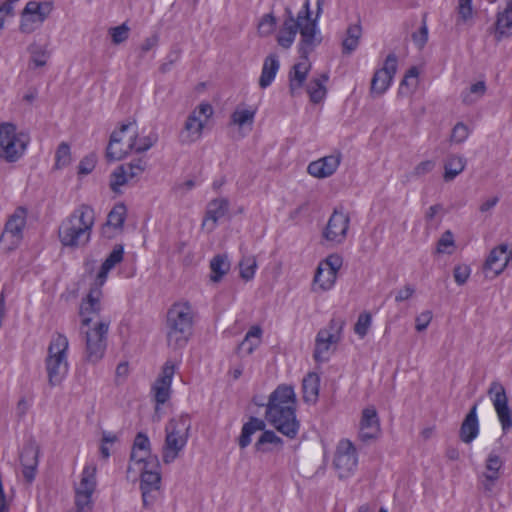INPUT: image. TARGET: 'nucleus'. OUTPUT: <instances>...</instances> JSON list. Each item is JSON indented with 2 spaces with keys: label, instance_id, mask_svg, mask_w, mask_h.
Wrapping results in <instances>:
<instances>
[{
  "label": "nucleus",
  "instance_id": "72a5a7b5",
  "mask_svg": "<svg viewBox=\"0 0 512 512\" xmlns=\"http://www.w3.org/2000/svg\"><path fill=\"white\" fill-rule=\"evenodd\" d=\"M466 166V160L457 155H450L447 157L444 164V180L449 182L452 181L457 175H459Z\"/></svg>",
  "mask_w": 512,
  "mask_h": 512
},
{
  "label": "nucleus",
  "instance_id": "338daca9",
  "mask_svg": "<svg viewBox=\"0 0 512 512\" xmlns=\"http://www.w3.org/2000/svg\"><path fill=\"white\" fill-rule=\"evenodd\" d=\"M432 320V312L426 310L416 317V330L421 332L424 331Z\"/></svg>",
  "mask_w": 512,
  "mask_h": 512
},
{
  "label": "nucleus",
  "instance_id": "37998d69",
  "mask_svg": "<svg viewBox=\"0 0 512 512\" xmlns=\"http://www.w3.org/2000/svg\"><path fill=\"white\" fill-rule=\"evenodd\" d=\"M240 277L245 281H250L254 278L257 268V261L254 256L243 257L239 263Z\"/></svg>",
  "mask_w": 512,
  "mask_h": 512
},
{
  "label": "nucleus",
  "instance_id": "603ef678",
  "mask_svg": "<svg viewBox=\"0 0 512 512\" xmlns=\"http://www.w3.org/2000/svg\"><path fill=\"white\" fill-rule=\"evenodd\" d=\"M30 62L34 67H42L46 64L48 52L41 46H32Z\"/></svg>",
  "mask_w": 512,
  "mask_h": 512
},
{
  "label": "nucleus",
  "instance_id": "7c9ffc66",
  "mask_svg": "<svg viewBox=\"0 0 512 512\" xmlns=\"http://www.w3.org/2000/svg\"><path fill=\"white\" fill-rule=\"evenodd\" d=\"M362 36V27L360 23L349 25L346 31V37L342 42V50L344 54H351L359 45Z\"/></svg>",
  "mask_w": 512,
  "mask_h": 512
},
{
  "label": "nucleus",
  "instance_id": "052dcab7",
  "mask_svg": "<svg viewBox=\"0 0 512 512\" xmlns=\"http://www.w3.org/2000/svg\"><path fill=\"white\" fill-rule=\"evenodd\" d=\"M471 273V269L468 265H457L453 270L455 282L458 285H463L467 282Z\"/></svg>",
  "mask_w": 512,
  "mask_h": 512
},
{
  "label": "nucleus",
  "instance_id": "f3484780",
  "mask_svg": "<svg viewBox=\"0 0 512 512\" xmlns=\"http://www.w3.org/2000/svg\"><path fill=\"white\" fill-rule=\"evenodd\" d=\"M397 56L390 53L382 68L377 69L371 79L370 95L372 97L382 96L391 86L397 71Z\"/></svg>",
  "mask_w": 512,
  "mask_h": 512
},
{
  "label": "nucleus",
  "instance_id": "c756f323",
  "mask_svg": "<svg viewBox=\"0 0 512 512\" xmlns=\"http://www.w3.org/2000/svg\"><path fill=\"white\" fill-rule=\"evenodd\" d=\"M279 67V60L276 55H269L265 58L259 78V86L261 88H267L273 82Z\"/></svg>",
  "mask_w": 512,
  "mask_h": 512
},
{
  "label": "nucleus",
  "instance_id": "c85d7f7f",
  "mask_svg": "<svg viewBox=\"0 0 512 512\" xmlns=\"http://www.w3.org/2000/svg\"><path fill=\"white\" fill-rule=\"evenodd\" d=\"M154 456L150 454V440L148 436L142 432L137 433L133 443L131 459L136 462H143L145 465L149 457Z\"/></svg>",
  "mask_w": 512,
  "mask_h": 512
},
{
  "label": "nucleus",
  "instance_id": "6ab92c4d",
  "mask_svg": "<svg viewBox=\"0 0 512 512\" xmlns=\"http://www.w3.org/2000/svg\"><path fill=\"white\" fill-rule=\"evenodd\" d=\"M381 434L380 419L374 406L363 409L358 438L363 443H369L376 440Z\"/></svg>",
  "mask_w": 512,
  "mask_h": 512
},
{
  "label": "nucleus",
  "instance_id": "9b49d317",
  "mask_svg": "<svg viewBox=\"0 0 512 512\" xmlns=\"http://www.w3.org/2000/svg\"><path fill=\"white\" fill-rule=\"evenodd\" d=\"M344 326V319L332 318L326 328L319 330L313 353L315 361L324 362L328 360L330 347L341 341Z\"/></svg>",
  "mask_w": 512,
  "mask_h": 512
},
{
  "label": "nucleus",
  "instance_id": "774afa93",
  "mask_svg": "<svg viewBox=\"0 0 512 512\" xmlns=\"http://www.w3.org/2000/svg\"><path fill=\"white\" fill-rule=\"evenodd\" d=\"M435 167V163L432 160H426L419 163L413 171V175L420 177L423 176L433 170Z\"/></svg>",
  "mask_w": 512,
  "mask_h": 512
},
{
  "label": "nucleus",
  "instance_id": "a18cd8bd",
  "mask_svg": "<svg viewBox=\"0 0 512 512\" xmlns=\"http://www.w3.org/2000/svg\"><path fill=\"white\" fill-rule=\"evenodd\" d=\"M127 168H124V165H120L117 167L110 176V188L112 191L117 192L119 187L125 185L130 178L129 173L126 172Z\"/></svg>",
  "mask_w": 512,
  "mask_h": 512
},
{
  "label": "nucleus",
  "instance_id": "dca6fc26",
  "mask_svg": "<svg viewBox=\"0 0 512 512\" xmlns=\"http://www.w3.org/2000/svg\"><path fill=\"white\" fill-rule=\"evenodd\" d=\"M488 396L493 403L503 432L507 433L512 428V410L508 405L504 386L498 381H493L488 389Z\"/></svg>",
  "mask_w": 512,
  "mask_h": 512
},
{
  "label": "nucleus",
  "instance_id": "13d9d810",
  "mask_svg": "<svg viewBox=\"0 0 512 512\" xmlns=\"http://www.w3.org/2000/svg\"><path fill=\"white\" fill-rule=\"evenodd\" d=\"M96 162L97 160L94 154L84 157L78 165V174L87 175L91 173L95 168Z\"/></svg>",
  "mask_w": 512,
  "mask_h": 512
},
{
  "label": "nucleus",
  "instance_id": "bb28decb",
  "mask_svg": "<svg viewBox=\"0 0 512 512\" xmlns=\"http://www.w3.org/2000/svg\"><path fill=\"white\" fill-rule=\"evenodd\" d=\"M512 0H506V8L502 13L498 14L495 29V40L502 41L505 37L512 35Z\"/></svg>",
  "mask_w": 512,
  "mask_h": 512
},
{
  "label": "nucleus",
  "instance_id": "473e14b6",
  "mask_svg": "<svg viewBox=\"0 0 512 512\" xmlns=\"http://www.w3.org/2000/svg\"><path fill=\"white\" fill-rule=\"evenodd\" d=\"M261 329L253 326L245 335L243 341L238 345V353L250 355L254 349L260 344Z\"/></svg>",
  "mask_w": 512,
  "mask_h": 512
},
{
  "label": "nucleus",
  "instance_id": "ea45409f",
  "mask_svg": "<svg viewBox=\"0 0 512 512\" xmlns=\"http://www.w3.org/2000/svg\"><path fill=\"white\" fill-rule=\"evenodd\" d=\"M503 466V461L501 458L495 454L490 453L486 460V470L487 472L484 474V478L488 482L494 483L499 478V471Z\"/></svg>",
  "mask_w": 512,
  "mask_h": 512
},
{
  "label": "nucleus",
  "instance_id": "a211bd4d",
  "mask_svg": "<svg viewBox=\"0 0 512 512\" xmlns=\"http://www.w3.org/2000/svg\"><path fill=\"white\" fill-rule=\"evenodd\" d=\"M109 325L99 322L89 331H86V351L85 359L88 362L96 363L104 356L106 350V335Z\"/></svg>",
  "mask_w": 512,
  "mask_h": 512
},
{
  "label": "nucleus",
  "instance_id": "c03bdc74",
  "mask_svg": "<svg viewBox=\"0 0 512 512\" xmlns=\"http://www.w3.org/2000/svg\"><path fill=\"white\" fill-rule=\"evenodd\" d=\"M283 443L282 439L278 437L274 431L266 430L259 437L257 442L255 443V449L257 451L266 452L269 449L265 447L266 444H273L277 446H281Z\"/></svg>",
  "mask_w": 512,
  "mask_h": 512
},
{
  "label": "nucleus",
  "instance_id": "e433bc0d",
  "mask_svg": "<svg viewBox=\"0 0 512 512\" xmlns=\"http://www.w3.org/2000/svg\"><path fill=\"white\" fill-rule=\"evenodd\" d=\"M328 80L326 74H322L320 78L312 79L307 85V93L313 103L321 102L326 95V87L324 83Z\"/></svg>",
  "mask_w": 512,
  "mask_h": 512
},
{
  "label": "nucleus",
  "instance_id": "f8f14e48",
  "mask_svg": "<svg viewBox=\"0 0 512 512\" xmlns=\"http://www.w3.org/2000/svg\"><path fill=\"white\" fill-rule=\"evenodd\" d=\"M213 109L209 103H201L187 117L179 133L181 144H191L200 139L206 120L212 115Z\"/></svg>",
  "mask_w": 512,
  "mask_h": 512
},
{
  "label": "nucleus",
  "instance_id": "a19ab883",
  "mask_svg": "<svg viewBox=\"0 0 512 512\" xmlns=\"http://www.w3.org/2000/svg\"><path fill=\"white\" fill-rule=\"evenodd\" d=\"M175 370L176 365L170 360L166 361L162 367L161 373L154 383L171 391V384Z\"/></svg>",
  "mask_w": 512,
  "mask_h": 512
},
{
  "label": "nucleus",
  "instance_id": "7ed1b4c3",
  "mask_svg": "<svg viewBox=\"0 0 512 512\" xmlns=\"http://www.w3.org/2000/svg\"><path fill=\"white\" fill-rule=\"evenodd\" d=\"M195 311L188 301L174 302L166 312L165 332L168 347L176 350L187 345L193 335Z\"/></svg>",
  "mask_w": 512,
  "mask_h": 512
},
{
  "label": "nucleus",
  "instance_id": "1a4fd4ad",
  "mask_svg": "<svg viewBox=\"0 0 512 512\" xmlns=\"http://www.w3.org/2000/svg\"><path fill=\"white\" fill-rule=\"evenodd\" d=\"M138 134L135 121L121 124L119 129L112 132L106 149V157L110 161L124 158L133 151L134 140Z\"/></svg>",
  "mask_w": 512,
  "mask_h": 512
},
{
  "label": "nucleus",
  "instance_id": "393cba45",
  "mask_svg": "<svg viewBox=\"0 0 512 512\" xmlns=\"http://www.w3.org/2000/svg\"><path fill=\"white\" fill-rule=\"evenodd\" d=\"M311 69V64L307 58H302L301 62L293 65L289 72V91L292 96L299 94V91L304 86L307 75Z\"/></svg>",
  "mask_w": 512,
  "mask_h": 512
},
{
  "label": "nucleus",
  "instance_id": "864d4df0",
  "mask_svg": "<svg viewBox=\"0 0 512 512\" xmlns=\"http://www.w3.org/2000/svg\"><path fill=\"white\" fill-rule=\"evenodd\" d=\"M426 16L423 17L422 25L418 31L412 33V40L414 44L422 49L428 41V27L426 24Z\"/></svg>",
  "mask_w": 512,
  "mask_h": 512
},
{
  "label": "nucleus",
  "instance_id": "680f3d73",
  "mask_svg": "<svg viewBox=\"0 0 512 512\" xmlns=\"http://www.w3.org/2000/svg\"><path fill=\"white\" fill-rule=\"evenodd\" d=\"M92 493L87 491L76 490L75 503L77 506V512H84L85 508L89 507L91 503Z\"/></svg>",
  "mask_w": 512,
  "mask_h": 512
},
{
  "label": "nucleus",
  "instance_id": "4be33fe9",
  "mask_svg": "<svg viewBox=\"0 0 512 512\" xmlns=\"http://www.w3.org/2000/svg\"><path fill=\"white\" fill-rule=\"evenodd\" d=\"M341 162L340 154H332L311 162L307 171L313 177L323 179L335 173Z\"/></svg>",
  "mask_w": 512,
  "mask_h": 512
},
{
  "label": "nucleus",
  "instance_id": "6e6d98bb",
  "mask_svg": "<svg viewBox=\"0 0 512 512\" xmlns=\"http://www.w3.org/2000/svg\"><path fill=\"white\" fill-rule=\"evenodd\" d=\"M19 0H6L0 4V31L4 28L7 17L14 16V6Z\"/></svg>",
  "mask_w": 512,
  "mask_h": 512
},
{
  "label": "nucleus",
  "instance_id": "f03ea898",
  "mask_svg": "<svg viewBox=\"0 0 512 512\" xmlns=\"http://www.w3.org/2000/svg\"><path fill=\"white\" fill-rule=\"evenodd\" d=\"M267 421L288 438H295L300 422L296 418V395L292 386L280 385L269 396Z\"/></svg>",
  "mask_w": 512,
  "mask_h": 512
},
{
  "label": "nucleus",
  "instance_id": "3c124183",
  "mask_svg": "<svg viewBox=\"0 0 512 512\" xmlns=\"http://www.w3.org/2000/svg\"><path fill=\"white\" fill-rule=\"evenodd\" d=\"M457 13L458 18L456 24L466 23L468 20L472 19L473 9H472V0H458L457 5Z\"/></svg>",
  "mask_w": 512,
  "mask_h": 512
},
{
  "label": "nucleus",
  "instance_id": "e2e57ef3",
  "mask_svg": "<svg viewBox=\"0 0 512 512\" xmlns=\"http://www.w3.org/2000/svg\"><path fill=\"white\" fill-rule=\"evenodd\" d=\"M152 392H153L154 399L156 401L157 406L165 404L171 396L170 390H168L164 387H161L155 383L152 386Z\"/></svg>",
  "mask_w": 512,
  "mask_h": 512
},
{
  "label": "nucleus",
  "instance_id": "20e7f679",
  "mask_svg": "<svg viewBox=\"0 0 512 512\" xmlns=\"http://www.w3.org/2000/svg\"><path fill=\"white\" fill-rule=\"evenodd\" d=\"M95 213L91 206L82 204L64 220L58 231L60 242L66 247L85 246L91 238Z\"/></svg>",
  "mask_w": 512,
  "mask_h": 512
},
{
  "label": "nucleus",
  "instance_id": "412c9836",
  "mask_svg": "<svg viewBox=\"0 0 512 512\" xmlns=\"http://www.w3.org/2000/svg\"><path fill=\"white\" fill-rule=\"evenodd\" d=\"M350 218L343 211L334 210L324 231V237L329 241L342 243L347 235Z\"/></svg>",
  "mask_w": 512,
  "mask_h": 512
},
{
  "label": "nucleus",
  "instance_id": "a878e982",
  "mask_svg": "<svg viewBox=\"0 0 512 512\" xmlns=\"http://www.w3.org/2000/svg\"><path fill=\"white\" fill-rule=\"evenodd\" d=\"M479 433V422L477 418V404H474L460 427V439L464 443H471Z\"/></svg>",
  "mask_w": 512,
  "mask_h": 512
},
{
  "label": "nucleus",
  "instance_id": "f257e3e1",
  "mask_svg": "<svg viewBox=\"0 0 512 512\" xmlns=\"http://www.w3.org/2000/svg\"><path fill=\"white\" fill-rule=\"evenodd\" d=\"M286 18L277 37L278 44L288 49L294 43L297 33L301 39L298 51L301 58H307L314 48L321 43V36L316 20H311L310 1L305 0L302 9L294 17L290 8L285 9Z\"/></svg>",
  "mask_w": 512,
  "mask_h": 512
},
{
  "label": "nucleus",
  "instance_id": "cd10ccee",
  "mask_svg": "<svg viewBox=\"0 0 512 512\" xmlns=\"http://www.w3.org/2000/svg\"><path fill=\"white\" fill-rule=\"evenodd\" d=\"M320 389V376L315 372H309L302 381L303 400L307 404H315L318 401Z\"/></svg>",
  "mask_w": 512,
  "mask_h": 512
},
{
  "label": "nucleus",
  "instance_id": "4c0bfd02",
  "mask_svg": "<svg viewBox=\"0 0 512 512\" xmlns=\"http://www.w3.org/2000/svg\"><path fill=\"white\" fill-rule=\"evenodd\" d=\"M256 108H244L238 106L231 114V123L239 127L249 125L250 127L254 123Z\"/></svg>",
  "mask_w": 512,
  "mask_h": 512
},
{
  "label": "nucleus",
  "instance_id": "423d86ee",
  "mask_svg": "<svg viewBox=\"0 0 512 512\" xmlns=\"http://www.w3.org/2000/svg\"><path fill=\"white\" fill-rule=\"evenodd\" d=\"M68 349L69 341L64 334L56 333L52 336L45 358L48 384L51 387L61 385L68 375Z\"/></svg>",
  "mask_w": 512,
  "mask_h": 512
},
{
  "label": "nucleus",
  "instance_id": "4d7b16f0",
  "mask_svg": "<svg viewBox=\"0 0 512 512\" xmlns=\"http://www.w3.org/2000/svg\"><path fill=\"white\" fill-rule=\"evenodd\" d=\"M468 136V127L464 123L458 122L452 129L450 140L455 143H462L467 139Z\"/></svg>",
  "mask_w": 512,
  "mask_h": 512
},
{
  "label": "nucleus",
  "instance_id": "39448f33",
  "mask_svg": "<svg viewBox=\"0 0 512 512\" xmlns=\"http://www.w3.org/2000/svg\"><path fill=\"white\" fill-rule=\"evenodd\" d=\"M124 247L122 244H116L109 255L101 265V268L95 279V283L90 288L86 298L80 304L79 314L82 318V327L88 326L92 321V315H97L101 311L100 298L102 296L101 287L105 284L108 273L119 263L123 261Z\"/></svg>",
  "mask_w": 512,
  "mask_h": 512
},
{
  "label": "nucleus",
  "instance_id": "49530a36",
  "mask_svg": "<svg viewBox=\"0 0 512 512\" xmlns=\"http://www.w3.org/2000/svg\"><path fill=\"white\" fill-rule=\"evenodd\" d=\"M71 162L70 146L66 142H62L57 147L55 153V168L61 169Z\"/></svg>",
  "mask_w": 512,
  "mask_h": 512
},
{
  "label": "nucleus",
  "instance_id": "09e8293b",
  "mask_svg": "<svg viewBox=\"0 0 512 512\" xmlns=\"http://www.w3.org/2000/svg\"><path fill=\"white\" fill-rule=\"evenodd\" d=\"M95 484V468L85 467L82 472L80 485L77 489L93 493Z\"/></svg>",
  "mask_w": 512,
  "mask_h": 512
},
{
  "label": "nucleus",
  "instance_id": "4468645a",
  "mask_svg": "<svg viewBox=\"0 0 512 512\" xmlns=\"http://www.w3.org/2000/svg\"><path fill=\"white\" fill-rule=\"evenodd\" d=\"M27 214V209L23 206H19L8 217L0 236V242L7 244L8 249L12 250L16 248L22 241Z\"/></svg>",
  "mask_w": 512,
  "mask_h": 512
},
{
  "label": "nucleus",
  "instance_id": "79ce46f5",
  "mask_svg": "<svg viewBox=\"0 0 512 512\" xmlns=\"http://www.w3.org/2000/svg\"><path fill=\"white\" fill-rule=\"evenodd\" d=\"M127 209L122 203L115 205L109 212L107 224L114 228H122L126 219Z\"/></svg>",
  "mask_w": 512,
  "mask_h": 512
},
{
  "label": "nucleus",
  "instance_id": "2eb2a0df",
  "mask_svg": "<svg viewBox=\"0 0 512 512\" xmlns=\"http://www.w3.org/2000/svg\"><path fill=\"white\" fill-rule=\"evenodd\" d=\"M358 464L357 451L354 444L348 439L339 441L333 460V465L338 472L339 478L351 476Z\"/></svg>",
  "mask_w": 512,
  "mask_h": 512
},
{
  "label": "nucleus",
  "instance_id": "5fc2aeb1",
  "mask_svg": "<svg viewBox=\"0 0 512 512\" xmlns=\"http://www.w3.org/2000/svg\"><path fill=\"white\" fill-rule=\"evenodd\" d=\"M123 165L124 168H127L125 171L129 173V176L132 179L141 175L146 169V161L141 158Z\"/></svg>",
  "mask_w": 512,
  "mask_h": 512
},
{
  "label": "nucleus",
  "instance_id": "ddd939ff",
  "mask_svg": "<svg viewBox=\"0 0 512 512\" xmlns=\"http://www.w3.org/2000/svg\"><path fill=\"white\" fill-rule=\"evenodd\" d=\"M53 10L50 1H29L21 12L19 30L24 34H30L40 28Z\"/></svg>",
  "mask_w": 512,
  "mask_h": 512
},
{
  "label": "nucleus",
  "instance_id": "b1692460",
  "mask_svg": "<svg viewBox=\"0 0 512 512\" xmlns=\"http://www.w3.org/2000/svg\"><path fill=\"white\" fill-rule=\"evenodd\" d=\"M229 206V201L226 198L211 200L207 205L202 226H208L209 231L214 230L217 222L228 213Z\"/></svg>",
  "mask_w": 512,
  "mask_h": 512
},
{
  "label": "nucleus",
  "instance_id": "de8ad7c7",
  "mask_svg": "<svg viewBox=\"0 0 512 512\" xmlns=\"http://www.w3.org/2000/svg\"><path fill=\"white\" fill-rule=\"evenodd\" d=\"M372 324V316L369 312H362L354 325V332L360 337L364 338Z\"/></svg>",
  "mask_w": 512,
  "mask_h": 512
},
{
  "label": "nucleus",
  "instance_id": "9d476101",
  "mask_svg": "<svg viewBox=\"0 0 512 512\" xmlns=\"http://www.w3.org/2000/svg\"><path fill=\"white\" fill-rule=\"evenodd\" d=\"M28 139L17 134L14 125L5 123L0 126V158L7 162L17 161L27 147Z\"/></svg>",
  "mask_w": 512,
  "mask_h": 512
},
{
  "label": "nucleus",
  "instance_id": "bf43d9fd",
  "mask_svg": "<svg viewBox=\"0 0 512 512\" xmlns=\"http://www.w3.org/2000/svg\"><path fill=\"white\" fill-rule=\"evenodd\" d=\"M276 25V19L272 14H266L262 17L258 29L263 35H269L272 33Z\"/></svg>",
  "mask_w": 512,
  "mask_h": 512
},
{
  "label": "nucleus",
  "instance_id": "69168bd1",
  "mask_svg": "<svg viewBox=\"0 0 512 512\" xmlns=\"http://www.w3.org/2000/svg\"><path fill=\"white\" fill-rule=\"evenodd\" d=\"M342 262L343 261L340 255L331 254L320 264L325 265V268H328L330 271H333L335 274H337L342 266Z\"/></svg>",
  "mask_w": 512,
  "mask_h": 512
},
{
  "label": "nucleus",
  "instance_id": "c9c22d12",
  "mask_svg": "<svg viewBox=\"0 0 512 512\" xmlns=\"http://www.w3.org/2000/svg\"><path fill=\"white\" fill-rule=\"evenodd\" d=\"M211 280L219 282L222 277L229 271L230 263L226 255L218 254L210 261Z\"/></svg>",
  "mask_w": 512,
  "mask_h": 512
},
{
  "label": "nucleus",
  "instance_id": "58836bf2",
  "mask_svg": "<svg viewBox=\"0 0 512 512\" xmlns=\"http://www.w3.org/2000/svg\"><path fill=\"white\" fill-rule=\"evenodd\" d=\"M486 90L487 87L485 82L478 81L461 93L462 102L465 105H472L485 95Z\"/></svg>",
  "mask_w": 512,
  "mask_h": 512
},
{
  "label": "nucleus",
  "instance_id": "5701e85b",
  "mask_svg": "<svg viewBox=\"0 0 512 512\" xmlns=\"http://www.w3.org/2000/svg\"><path fill=\"white\" fill-rule=\"evenodd\" d=\"M508 249L507 244H500L492 249L484 263V269L493 271L495 276L502 273L512 259V250Z\"/></svg>",
  "mask_w": 512,
  "mask_h": 512
},
{
  "label": "nucleus",
  "instance_id": "8fccbe9b",
  "mask_svg": "<svg viewBox=\"0 0 512 512\" xmlns=\"http://www.w3.org/2000/svg\"><path fill=\"white\" fill-rule=\"evenodd\" d=\"M130 28L126 23H122L119 26L111 27L108 30L109 35L111 36L112 43L115 45H119L125 42L129 37Z\"/></svg>",
  "mask_w": 512,
  "mask_h": 512
},
{
  "label": "nucleus",
  "instance_id": "6e6552de",
  "mask_svg": "<svg viewBox=\"0 0 512 512\" xmlns=\"http://www.w3.org/2000/svg\"><path fill=\"white\" fill-rule=\"evenodd\" d=\"M190 424L186 417L172 419L166 425V437L163 446L162 459L165 464L172 463L185 447L188 439Z\"/></svg>",
  "mask_w": 512,
  "mask_h": 512
},
{
  "label": "nucleus",
  "instance_id": "aec40b11",
  "mask_svg": "<svg viewBox=\"0 0 512 512\" xmlns=\"http://www.w3.org/2000/svg\"><path fill=\"white\" fill-rule=\"evenodd\" d=\"M39 453L40 447L33 438H30L25 442L20 453L22 473L28 483H31L35 479L39 462Z\"/></svg>",
  "mask_w": 512,
  "mask_h": 512
},
{
  "label": "nucleus",
  "instance_id": "0e129e2a",
  "mask_svg": "<svg viewBox=\"0 0 512 512\" xmlns=\"http://www.w3.org/2000/svg\"><path fill=\"white\" fill-rule=\"evenodd\" d=\"M155 141H156V138H152L151 136L138 138V135H137L136 139L134 140L133 151H135V152L147 151L154 145Z\"/></svg>",
  "mask_w": 512,
  "mask_h": 512
},
{
  "label": "nucleus",
  "instance_id": "f704fd0d",
  "mask_svg": "<svg viewBox=\"0 0 512 512\" xmlns=\"http://www.w3.org/2000/svg\"><path fill=\"white\" fill-rule=\"evenodd\" d=\"M336 278L337 274L325 268V265L319 264L314 276V285L318 286L322 291H326L333 287Z\"/></svg>",
  "mask_w": 512,
  "mask_h": 512
},
{
  "label": "nucleus",
  "instance_id": "2f4dec72",
  "mask_svg": "<svg viewBox=\"0 0 512 512\" xmlns=\"http://www.w3.org/2000/svg\"><path fill=\"white\" fill-rule=\"evenodd\" d=\"M265 428V422L259 418L251 417L250 420L242 427L241 435L239 437V446L246 448L251 443V436Z\"/></svg>",
  "mask_w": 512,
  "mask_h": 512
},
{
  "label": "nucleus",
  "instance_id": "0eeeda50",
  "mask_svg": "<svg viewBox=\"0 0 512 512\" xmlns=\"http://www.w3.org/2000/svg\"><path fill=\"white\" fill-rule=\"evenodd\" d=\"M139 488L143 509L153 510L163 496L160 462L157 456L149 457L146 461L140 474Z\"/></svg>",
  "mask_w": 512,
  "mask_h": 512
}]
</instances>
